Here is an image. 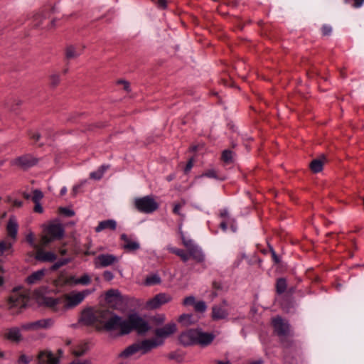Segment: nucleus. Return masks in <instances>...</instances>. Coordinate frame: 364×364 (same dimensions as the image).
<instances>
[{
	"mask_svg": "<svg viewBox=\"0 0 364 364\" xmlns=\"http://www.w3.org/2000/svg\"><path fill=\"white\" fill-rule=\"evenodd\" d=\"M323 162L320 159H314L310 164V168L314 173H318L323 170Z\"/></svg>",
	"mask_w": 364,
	"mask_h": 364,
	"instance_id": "nucleus-31",
	"label": "nucleus"
},
{
	"mask_svg": "<svg viewBox=\"0 0 364 364\" xmlns=\"http://www.w3.org/2000/svg\"><path fill=\"white\" fill-rule=\"evenodd\" d=\"M18 223L15 218H11L7 225V232L9 235L13 239L16 240L18 232Z\"/></svg>",
	"mask_w": 364,
	"mask_h": 364,
	"instance_id": "nucleus-25",
	"label": "nucleus"
},
{
	"mask_svg": "<svg viewBox=\"0 0 364 364\" xmlns=\"http://www.w3.org/2000/svg\"><path fill=\"white\" fill-rule=\"evenodd\" d=\"M77 284L88 285L91 282V277L89 274H84L81 277L77 278Z\"/></svg>",
	"mask_w": 364,
	"mask_h": 364,
	"instance_id": "nucleus-38",
	"label": "nucleus"
},
{
	"mask_svg": "<svg viewBox=\"0 0 364 364\" xmlns=\"http://www.w3.org/2000/svg\"><path fill=\"white\" fill-rule=\"evenodd\" d=\"M90 362L88 360H76L71 362L69 364H90Z\"/></svg>",
	"mask_w": 364,
	"mask_h": 364,
	"instance_id": "nucleus-55",
	"label": "nucleus"
},
{
	"mask_svg": "<svg viewBox=\"0 0 364 364\" xmlns=\"http://www.w3.org/2000/svg\"><path fill=\"white\" fill-rule=\"evenodd\" d=\"M11 247L12 243L4 241L0 242V256L3 255L6 250H10Z\"/></svg>",
	"mask_w": 364,
	"mask_h": 364,
	"instance_id": "nucleus-40",
	"label": "nucleus"
},
{
	"mask_svg": "<svg viewBox=\"0 0 364 364\" xmlns=\"http://www.w3.org/2000/svg\"><path fill=\"white\" fill-rule=\"evenodd\" d=\"M229 214H228V211L226 210V209H224L221 212H220V216L222 218H227L228 217Z\"/></svg>",
	"mask_w": 364,
	"mask_h": 364,
	"instance_id": "nucleus-60",
	"label": "nucleus"
},
{
	"mask_svg": "<svg viewBox=\"0 0 364 364\" xmlns=\"http://www.w3.org/2000/svg\"><path fill=\"white\" fill-rule=\"evenodd\" d=\"M193 166V159H190L188 160V161L187 162V164H186V167L184 168L185 173H188L191 170Z\"/></svg>",
	"mask_w": 364,
	"mask_h": 364,
	"instance_id": "nucleus-51",
	"label": "nucleus"
},
{
	"mask_svg": "<svg viewBox=\"0 0 364 364\" xmlns=\"http://www.w3.org/2000/svg\"><path fill=\"white\" fill-rule=\"evenodd\" d=\"M120 238L123 241L122 248L126 252H132L140 249L139 242L136 240H132L127 234H122Z\"/></svg>",
	"mask_w": 364,
	"mask_h": 364,
	"instance_id": "nucleus-15",
	"label": "nucleus"
},
{
	"mask_svg": "<svg viewBox=\"0 0 364 364\" xmlns=\"http://www.w3.org/2000/svg\"><path fill=\"white\" fill-rule=\"evenodd\" d=\"M34 211L39 213H43V208L40 202L35 203Z\"/></svg>",
	"mask_w": 364,
	"mask_h": 364,
	"instance_id": "nucleus-53",
	"label": "nucleus"
},
{
	"mask_svg": "<svg viewBox=\"0 0 364 364\" xmlns=\"http://www.w3.org/2000/svg\"><path fill=\"white\" fill-rule=\"evenodd\" d=\"M122 316L108 309L96 310V323L102 325V328L112 336L117 337L119 331Z\"/></svg>",
	"mask_w": 364,
	"mask_h": 364,
	"instance_id": "nucleus-3",
	"label": "nucleus"
},
{
	"mask_svg": "<svg viewBox=\"0 0 364 364\" xmlns=\"http://www.w3.org/2000/svg\"><path fill=\"white\" fill-rule=\"evenodd\" d=\"M88 350V345L85 343L79 344L73 350V353L76 356H82Z\"/></svg>",
	"mask_w": 364,
	"mask_h": 364,
	"instance_id": "nucleus-33",
	"label": "nucleus"
},
{
	"mask_svg": "<svg viewBox=\"0 0 364 364\" xmlns=\"http://www.w3.org/2000/svg\"><path fill=\"white\" fill-rule=\"evenodd\" d=\"M26 241L30 244V245H35L34 235L33 234V232H31L26 235Z\"/></svg>",
	"mask_w": 364,
	"mask_h": 364,
	"instance_id": "nucleus-52",
	"label": "nucleus"
},
{
	"mask_svg": "<svg viewBox=\"0 0 364 364\" xmlns=\"http://www.w3.org/2000/svg\"><path fill=\"white\" fill-rule=\"evenodd\" d=\"M35 258L36 260L40 262H52L56 259V255L54 252L48 251H38Z\"/></svg>",
	"mask_w": 364,
	"mask_h": 364,
	"instance_id": "nucleus-23",
	"label": "nucleus"
},
{
	"mask_svg": "<svg viewBox=\"0 0 364 364\" xmlns=\"http://www.w3.org/2000/svg\"><path fill=\"white\" fill-rule=\"evenodd\" d=\"M364 4V0H353V7L360 8Z\"/></svg>",
	"mask_w": 364,
	"mask_h": 364,
	"instance_id": "nucleus-56",
	"label": "nucleus"
},
{
	"mask_svg": "<svg viewBox=\"0 0 364 364\" xmlns=\"http://www.w3.org/2000/svg\"><path fill=\"white\" fill-rule=\"evenodd\" d=\"M61 212L68 217H72L75 215V211L68 208H61Z\"/></svg>",
	"mask_w": 364,
	"mask_h": 364,
	"instance_id": "nucleus-48",
	"label": "nucleus"
},
{
	"mask_svg": "<svg viewBox=\"0 0 364 364\" xmlns=\"http://www.w3.org/2000/svg\"><path fill=\"white\" fill-rule=\"evenodd\" d=\"M198 329H189L182 332L178 337L181 344L184 346L196 345Z\"/></svg>",
	"mask_w": 364,
	"mask_h": 364,
	"instance_id": "nucleus-12",
	"label": "nucleus"
},
{
	"mask_svg": "<svg viewBox=\"0 0 364 364\" xmlns=\"http://www.w3.org/2000/svg\"><path fill=\"white\" fill-rule=\"evenodd\" d=\"M65 229L60 223H50L43 229V235L41 237L43 245L46 246L51 242L63 237Z\"/></svg>",
	"mask_w": 364,
	"mask_h": 364,
	"instance_id": "nucleus-5",
	"label": "nucleus"
},
{
	"mask_svg": "<svg viewBox=\"0 0 364 364\" xmlns=\"http://www.w3.org/2000/svg\"><path fill=\"white\" fill-rule=\"evenodd\" d=\"M181 238L183 245L186 247L189 258L191 257L198 263H202L205 261V254L200 247L196 244V242L188 236H186L184 232H180Z\"/></svg>",
	"mask_w": 364,
	"mask_h": 364,
	"instance_id": "nucleus-6",
	"label": "nucleus"
},
{
	"mask_svg": "<svg viewBox=\"0 0 364 364\" xmlns=\"http://www.w3.org/2000/svg\"><path fill=\"white\" fill-rule=\"evenodd\" d=\"M30 361L31 359L28 356L21 355L17 361V364H28Z\"/></svg>",
	"mask_w": 364,
	"mask_h": 364,
	"instance_id": "nucleus-47",
	"label": "nucleus"
},
{
	"mask_svg": "<svg viewBox=\"0 0 364 364\" xmlns=\"http://www.w3.org/2000/svg\"><path fill=\"white\" fill-rule=\"evenodd\" d=\"M46 272V269H41L33 272L26 278V282L28 284H33L41 281L45 276Z\"/></svg>",
	"mask_w": 364,
	"mask_h": 364,
	"instance_id": "nucleus-24",
	"label": "nucleus"
},
{
	"mask_svg": "<svg viewBox=\"0 0 364 364\" xmlns=\"http://www.w3.org/2000/svg\"><path fill=\"white\" fill-rule=\"evenodd\" d=\"M323 36H329L332 32V27L329 25H323L321 28Z\"/></svg>",
	"mask_w": 364,
	"mask_h": 364,
	"instance_id": "nucleus-46",
	"label": "nucleus"
},
{
	"mask_svg": "<svg viewBox=\"0 0 364 364\" xmlns=\"http://www.w3.org/2000/svg\"><path fill=\"white\" fill-rule=\"evenodd\" d=\"M50 85L53 87H56L60 81V75L58 74H53L50 77Z\"/></svg>",
	"mask_w": 364,
	"mask_h": 364,
	"instance_id": "nucleus-41",
	"label": "nucleus"
},
{
	"mask_svg": "<svg viewBox=\"0 0 364 364\" xmlns=\"http://www.w3.org/2000/svg\"><path fill=\"white\" fill-rule=\"evenodd\" d=\"M176 331L177 326L174 322H170L166 324L164 327L157 328L154 331L156 338L144 339L133 343L125 348L119 354V357L125 359L138 353L141 355H145L152 349L163 346L164 340L175 333Z\"/></svg>",
	"mask_w": 364,
	"mask_h": 364,
	"instance_id": "nucleus-1",
	"label": "nucleus"
},
{
	"mask_svg": "<svg viewBox=\"0 0 364 364\" xmlns=\"http://www.w3.org/2000/svg\"><path fill=\"white\" fill-rule=\"evenodd\" d=\"M61 302V298H53L51 296H45L43 298V304L56 312L59 311L60 310H63V309H60V307Z\"/></svg>",
	"mask_w": 364,
	"mask_h": 364,
	"instance_id": "nucleus-21",
	"label": "nucleus"
},
{
	"mask_svg": "<svg viewBox=\"0 0 364 364\" xmlns=\"http://www.w3.org/2000/svg\"><path fill=\"white\" fill-rule=\"evenodd\" d=\"M228 303L226 300H223L221 303L215 304L212 306L211 317L214 321L228 319L229 316Z\"/></svg>",
	"mask_w": 364,
	"mask_h": 364,
	"instance_id": "nucleus-10",
	"label": "nucleus"
},
{
	"mask_svg": "<svg viewBox=\"0 0 364 364\" xmlns=\"http://www.w3.org/2000/svg\"><path fill=\"white\" fill-rule=\"evenodd\" d=\"M119 83H122L124 85V88L126 91H130V85L127 81L120 80Z\"/></svg>",
	"mask_w": 364,
	"mask_h": 364,
	"instance_id": "nucleus-57",
	"label": "nucleus"
},
{
	"mask_svg": "<svg viewBox=\"0 0 364 364\" xmlns=\"http://www.w3.org/2000/svg\"><path fill=\"white\" fill-rule=\"evenodd\" d=\"M30 136H31V138L33 139L34 140H36L37 141L39 140L41 135L38 133H33V134H30Z\"/></svg>",
	"mask_w": 364,
	"mask_h": 364,
	"instance_id": "nucleus-58",
	"label": "nucleus"
},
{
	"mask_svg": "<svg viewBox=\"0 0 364 364\" xmlns=\"http://www.w3.org/2000/svg\"><path fill=\"white\" fill-rule=\"evenodd\" d=\"M71 259L70 258H63V259H59L58 261H57L56 262H55L50 267V270L52 271H55L57 270L58 269H59L60 267L63 266V265H65L67 264L68 263L70 262H71Z\"/></svg>",
	"mask_w": 364,
	"mask_h": 364,
	"instance_id": "nucleus-35",
	"label": "nucleus"
},
{
	"mask_svg": "<svg viewBox=\"0 0 364 364\" xmlns=\"http://www.w3.org/2000/svg\"><path fill=\"white\" fill-rule=\"evenodd\" d=\"M109 168V165L102 164L101 165L97 170L92 171L90 173V178L91 179H94L96 181L100 180L106 171Z\"/></svg>",
	"mask_w": 364,
	"mask_h": 364,
	"instance_id": "nucleus-26",
	"label": "nucleus"
},
{
	"mask_svg": "<svg viewBox=\"0 0 364 364\" xmlns=\"http://www.w3.org/2000/svg\"><path fill=\"white\" fill-rule=\"evenodd\" d=\"M215 337L213 333L203 332L200 329H198L196 345L203 347L209 346L213 341Z\"/></svg>",
	"mask_w": 364,
	"mask_h": 364,
	"instance_id": "nucleus-17",
	"label": "nucleus"
},
{
	"mask_svg": "<svg viewBox=\"0 0 364 364\" xmlns=\"http://www.w3.org/2000/svg\"><path fill=\"white\" fill-rule=\"evenodd\" d=\"M118 258L111 254L99 255L95 260V264L97 268L106 267L118 262Z\"/></svg>",
	"mask_w": 364,
	"mask_h": 364,
	"instance_id": "nucleus-13",
	"label": "nucleus"
},
{
	"mask_svg": "<svg viewBox=\"0 0 364 364\" xmlns=\"http://www.w3.org/2000/svg\"><path fill=\"white\" fill-rule=\"evenodd\" d=\"M168 250L171 252L172 253L176 254L178 257H181V259L183 260V262H186L189 259V255L187 252H186L185 250L182 249H178L176 247H168Z\"/></svg>",
	"mask_w": 364,
	"mask_h": 364,
	"instance_id": "nucleus-27",
	"label": "nucleus"
},
{
	"mask_svg": "<svg viewBox=\"0 0 364 364\" xmlns=\"http://www.w3.org/2000/svg\"><path fill=\"white\" fill-rule=\"evenodd\" d=\"M116 228L117 222L113 219H109L100 221L98 225L95 228V230L96 232H100L101 231L106 229L114 230Z\"/></svg>",
	"mask_w": 364,
	"mask_h": 364,
	"instance_id": "nucleus-22",
	"label": "nucleus"
},
{
	"mask_svg": "<svg viewBox=\"0 0 364 364\" xmlns=\"http://www.w3.org/2000/svg\"><path fill=\"white\" fill-rule=\"evenodd\" d=\"M43 194L41 191L38 189H35L33 191V196H32V200L34 203L40 202L41 200L43 198Z\"/></svg>",
	"mask_w": 364,
	"mask_h": 364,
	"instance_id": "nucleus-39",
	"label": "nucleus"
},
{
	"mask_svg": "<svg viewBox=\"0 0 364 364\" xmlns=\"http://www.w3.org/2000/svg\"><path fill=\"white\" fill-rule=\"evenodd\" d=\"M270 252L272 254V257L275 264H279L280 262V257L277 255L274 250L272 247H270Z\"/></svg>",
	"mask_w": 364,
	"mask_h": 364,
	"instance_id": "nucleus-50",
	"label": "nucleus"
},
{
	"mask_svg": "<svg viewBox=\"0 0 364 364\" xmlns=\"http://www.w3.org/2000/svg\"><path fill=\"white\" fill-rule=\"evenodd\" d=\"M38 364H58V359L50 351H41L38 356Z\"/></svg>",
	"mask_w": 364,
	"mask_h": 364,
	"instance_id": "nucleus-18",
	"label": "nucleus"
},
{
	"mask_svg": "<svg viewBox=\"0 0 364 364\" xmlns=\"http://www.w3.org/2000/svg\"><path fill=\"white\" fill-rule=\"evenodd\" d=\"M53 324V321L50 318L41 319L33 322L23 323L21 329L24 331H34L40 328H48Z\"/></svg>",
	"mask_w": 364,
	"mask_h": 364,
	"instance_id": "nucleus-11",
	"label": "nucleus"
},
{
	"mask_svg": "<svg viewBox=\"0 0 364 364\" xmlns=\"http://www.w3.org/2000/svg\"><path fill=\"white\" fill-rule=\"evenodd\" d=\"M272 324L274 333L279 337L282 344L285 348H289L292 344V341L288 339L291 336L290 325L288 321L277 316L272 319Z\"/></svg>",
	"mask_w": 364,
	"mask_h": 364,
	"instance_id": "nucleus-4",
	"label": "nucleus"
},
{
	"mask_svg": "<svg viewBox=\"0 0 364 364\" xmlns=\"http://www.w3.org/2000/svg\"><path fill=\"white\" fill-rule=\"evenodd\" d=\"M65 55L68 59H73L78 57L80 53L76 51L74 46H70L66 48Z\"/></svg>",
	"mask_w": 364,
	"mask_h": 364,
	"instance_id": "nucleus-34",
	"label": "nucleus"
},
{
	"mask_svg": "<svg viewBox=\"0 0 364 364\" xmlns=\"http://www.w3.org/2000/svg\"><path fill=\"white\" fill-rule=\"evenodd\" d=\"M287 288V282L285 278H279L276 282V291L278 294H283Z\"/></svg>",
	"mask_w": 364,
	"mask_h": 364,
	"instance_id": "nucleus-29",
	"label": "nucleus"
},
{
	"mask_svg": "<svg viewBox=\"0 0 364 364\" xmlns=\"http://www.w3.org/2000/svg\"><path fill=\"white\" fill-rule=\"evenodd\" d=\"M11 301L14 304V305H18V299L15 298L14 296L11 297Z\"/></svg>",
	"mask_w": 364,
	"mask_h": 364,
	"instance_id": "nucleus-61",
	"label": "nucleus"
},
{
	"mask_svg": "<svg viewBox=\"0 0 364 364\" xmlns=\"http://www.w3.org/2000/svg\"><path fill=\"white\" fill-rule=\"evenodd\" d=\"M134 206L140 213L150 214L159 209V205L153 196H146L134 199Z\"/></svg>",
	"mask_w": 364,
	"mask_h": 364,
	"instance_id": "nucleus-8",
	"label": "nucleus"
},
{
	"mask_svg": "<svg viewBox=\"0 0 364 364\" xmlns=\"http://www.w3.org/2000/svg\"><path fill=\"white\" fill-rule=\"evenodd\" d=\"M103 277L106 281H111L114 279V274L110 271H105L103 273Z\"/></svg>",
	"mask_w": 364,
	"mask_h": 364,
	"instance_id": "nucleus-49",
	"label": "nucleus"
},
{
	"mask_svg": "<svg viewBox=\"0 0 364 364\" xmlns=\"http://www.w3.org/2000/svg\"><path fill=\"white\" fill-rule=\"evenodd\" d=\"M77 278H76L74 275L65 276L64 274H60L58 279L56 280V284L58 286L61 287H64L66 286H75L77 285Z\"/></svg>",
	"mask_w": 364,
	"mask_h": 364,
	"instance_id": "nucleus-19",
	"label": "nucleus"
},
{
	"mask_svg": "<svg viewBox=\"0 0 364 364\" xmlns=\"http://www.w3.org/2000/svg\"><path fill=\"white\" fill-rule=\"evenodd\" d=\"M194 309L197 312L204 313L207 310V305L204 301H196Z\"/></svg>",
	"mask_w": 364,
	"mask_h": 364,
	"instance_id": "nucleus-37",
	"label": "nucleus"
},
{
	"mask_svg": "<svg viewBox=\"0 0 364 364\" xmlns=\"http://www.w3.org/2000/svg\"><path fill=\"white\" fill-rule=\"evenodd\" d=\"M178 321L184 326H188L195 323L193 316L188 314L181 315L178 318Z\"/></svg>",
	"mask_w": 364,
	"mask_h": 364,
	"instance_id": "nucleus-28",
	"label": "nucleus"
},
{
	"mask_svg": "<svg viewBox=\"0 0 364 364\" xmlns=\"http://www.w3.org/2000/svg\"><path fill=\"white\" fill-rule=\"evenodd\" d=\"M151 328L149 321L138 313L129 314L127 319L122 317L119 331L116 336L129 335L133 331L139 336L146 335Z\"/></svg>",
	"mask_w": 364,
	"mask_h": 364,
	"instance_id": "nucleus-2",
	"label": "nucleus"
},
{
	"mask_svg": "<svg viewBox=\"0 0 364 364\" xmlns=\"http://www.w3.org/2000/svg\"><path fill=\"white\" fill-rule=\"evenodd\" d=\"M172 301V296L166 293H159L146 303L147 309L154 310Z\"/></svg>",
	"mask_w": 364,
	"mask_h": 364,
	"instance_id": "nucleus-9",
	"label": "nucleus"
},
{
	"mask_svg": "<svg viewBox=\"0 0 364 364\" xmlns=\"http://www.w3.org/2000/svg\"><path fill=\"white\" fill-rule=\"evenodd\" d=\"M196 304V299L193 296H189L186 297L183 301V304L184 306H188V305H195Z\"/></svg>",
	"mask_w": 364,
	"mask_h": 364,
	"instance_id": "nucleus-44",
	"label": "nucleus"
},
{
	"mask_svg": "<svg viewBox=\"0 0 364 364\" xmlns=\"http://www.w3.org/2000/svg\"><path fill=\"white\" fill-rule=\"evenodd\" d=\"M2 336L4 339L13 343H19L23 340L21 328L16 326L6 328Z\"/></svg>",
	"mask_w": 364,
	"mask_h": 364,
	"instance_id": "nucleus-14",
	"label": "nucleus"
},
{
	"mask_svg": "<svg viewBox=\"0 0 364 364\" xmlns=\"http://www.w3.org/2000/svg\"><path fill=\"white\" fill-rule=\"evenodd\" d=\"M181 208L182 205H181L180 203H176L173 206V213L176 215L181 216L183 220L185 218V215L181 212Z\"/></svg>",
	"mask_w": 364,
	"mask_h": 364,
	"instance_id": "nucleus-43",
	"label": "nucleus"
},
{
	"mask_svg": "<svg viewBox=\"0 0 364 364\" xmlns=\"http://www.w3.org/2000/svg\"><path fill=\"white\" fill-rule=\"evenodd\" d=\"M220 227L223 231H226L228 229V223L226 221L221 222Z\"/></svg>",
	"mask_w": 364,
	"mask_h": 364,
	"instance_id": "nucleus-59",
	"label": "nucleus"
},
{
	"mask_svg": "<svg viewBox=\"0 0 364 364\" xmlns=\"http://www.w3.org/2000/svg\"><path fill=\"white\" fill-rule=\"evenodd\" d=\"M153 321L156 323V324L161 325L166 321V316L163 314H157L155 316H154Z\"/></svg>",
	"mask_w": 364,
	"mask_h": 364,
	"instance_id": "nucleus-42",
	"label": "nucleus"
},
{
	"mask_svg": "<svg viewBox=\"0 0 364 364\" xmlns=\"http://www.w3.org/2000/svg\"><path fill=\"white\" fill-rule=\"evenodd\" d=\"M36 164V159L27 155L19 156L16 158L14 161V164L24 168L33 166Z\"/></svg>",
	"mask_w": 364,
	"mask_h": 364,
	"instance_id": "nucleus-20",
	"label": "nucleus"
},
{
	"mask_svg": "<svg viewBox=\"0 0 364 364\" xmlns=\"http://www.w3.org/2000/svg\"><path fill=\"white\" fill-rule=\"evenodd\" d=\"M95 289H84L81 291H72L64 295L65 304L62 306L63 311L73 309L80 304L90 294H92Z\"/></svg>",
	"mask_w": 364,
	"mask_h": 364,
	"instance_id": "nucleus-7",
	"label": "nucleus"
},
{
	"mask_svg": "<svg viewBox=\"0 0 364 364\" xmlns=\"http://www.w3.org/2000/svg\"><path fill=\"white\" fill-rule=\"evenodd\" d=\"M201 176L202 177L205 176V177L215 178V179L218 178L216 172L213 169L208 170V171L203 173Z\"/></svg>",
	"mask_w": 364,
	"mask_h": 364,
	"instance_id": "nucleus-45",
	"label": "nucleus"
},
{
	"mask_svg": "<svg viewBox=\"0 0 364 364\" xmlns=\"http://www.w3.org/2000/svg\"><path fill=\"white\" fill-rule=\"evenodd\" d=\"M217 364H232L230 361L223 362L221 360H218L217 362Z\"/></svg>",
	"mask_w": 364,
	"mask_h": 364,
	"instance_id": "nucleus-63",
	"label": "nucleus"
},
{
	"mask_svg": "<svg viewBox=\"0 0 364 364\" xmlns=\"http://www.w3.org/2000/svg\"><path fill=\"white\" fill-rule=\"evenodd\" d=\"M161 282V279L158 274H152L146 277L145 279V284L147 286H152L159 284Z\"/></svg>",
	"mask_w": 364,
	"mask_h": 364,
	"instance_id": "nucleus-30",
	"label": "nucleus"
},
{
	"mask_svg": "<svg viewBox=\"0 0 364 364\" xmlns=\"http://www.w3.org/2000/svg\"><path fill=\"white\" fill-rule=\"evenodd\" d=\"M233 155L234 153L232 151L229 149L224 150L222 153V159L225 163H230L232 161Z\"/></svg>",
	"mask_w": 364,
	"mask_h": 364,
	"instance_id": "nucleus-36",
	"label": "nucleus"
},
{
	"mask_svg": "<svg viewBox=\"0 0 364 364\" xmlns=\"http://www.w3.org/2000/svg\"><path fill=\"white\" fill-rule=\"evenodd\" d=\"M157 6L159 8L165 9L167 7L166 1V0H157Z\"/></svg>",
	"mask_w": 364,
	"mask_h": 364,
	"instance_id": "nucleus-54",
	"label": "nucleus"
},
{
	"mask_svg": "<svg viewBox=\"0 0 364 364\" xmlns=\"http://www.w3.org/2000/svg\"><path fill=\"white\" fill-rule=\"evenodd\" d=\"M67 192V188L65 186H63L60 192V196H64Z\"/></svg>",
	"mask_w": 364,
	"mask_h": 364,
	"instance_id": "nucleus-62",
	"label": "nucleus"
},
{
	"mask_svg": "<svg viewBox=\"0 0 364 364\" xmlns=\"http://www.w3.org/2000/svg\"><path fill=\"white\" fill-rule=\"evenodd\" d=\"M80 321L85 325L92 326L96 323V310L87 308L82 311Z\"/></svg>",
	"mask_w": 364,
	"mask_h": 364,
	"instance_id": "nucleus-16",
	"label": "nucleus"
},
{
	"mask_svg": "<svg viewBox=\"0 0 364 364\" xmlns=\"http://www.w3.org/2000/svg\"><path fill=\"white\" fill-rule=\"evenodd\" d=\"M120 296V293L116 289H109L105 294V300L108 303L113 302L115 299Z\"/></svg>",
	"mask_w": 364,
	"mask_h": 364,
	"instance_id": "nucleus-32",
	"label": "nucleus"
},
{
	"mask_svg": "<svg viewBox=\"0 0 364 364\" xmlns=\"http://www.w3.org/2000/svg\"><path fill=\"white\" fill-rule=\"evenodd\" d=\"M4 283V279L3 277V276H0V287L3 286Z\"/></svg>",
	"mask_w": 364,
	"mask_h": 364,
	"instance_id": "nucleus-64",
	"label": "nucleus"
}]
</instances>
